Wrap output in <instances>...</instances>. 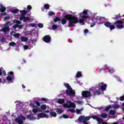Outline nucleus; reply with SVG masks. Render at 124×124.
Returning a JSON list of instances; mask_svg holds the SVG:
<instances>
[{
    "instance_id": "nucleus-48",
    "label": "nucleus",
    "mask_w": 124,
    "mask_h": 124,
    "mask_svg": "<svg viewBox=\"0 0 124 124\" xmlns=\"http://www.w3.org/2000/svg\"><path fill=\"white\" fill-rule=\"evenodd\" d=\"M38 28H43V24H41V23H39L38 25Z\"/></svg>"
},
{
    "instance_id": "nucleus-5",
    "label": "nucleus",
    "mask_w": 124,
    "mask_h": 124,
    "mask_svg": "<svg viewBox=\"0 0 124 124\" xmlns=\"http://www.w3.org/2000/svg\"><path fill=\"white\" fill-rule=\"evenodd\" d=\"M25 120H26V118L25 116L22 115L16 118L15 121L16 123H18V124H23V121H25Z\"/></svg>"
},
{
    "instance_id": "nucleus-7",
    "label": "nucleus",
    "mask_w": 124,
    "mask_h": 124,
    "mask_svg": "<svg viewBox=\"0 0 124 124\" xmlns=\"http://www.w3.org/2000/svg\"><path fill=\"white\" fill-rule=\"evenodd\" d=\"M91 118V116L85 117L84 115H81L78 117V121H86L87 122L88 121H90Z\"/></svg>"
},
{
    "instance_id": "nucleus-8",
    "label": "nucleus",
    "mask_w": 124,
    "mask_h": 124,
    "mask_svg": "<svg viewBox=\"0 0 124 124\" xmlns=\"http://www.w3.org/2000/svg\"><path fill=\"white\" fill-rule=\"evenodd\" d=\"M99 87H100V90L102 91V92H104V91H106L107 84L104 83L103 82H101L99 83Z\"/></svg>"
},
{
    "instance_id": "nucleus-64",
    "label": "nucleus",
    "mask_w": 124,
    "mask_h": 124,
    "mask_svg": "<svg viewBox=\"0 0 124 124\" xmlns=\"http://www.w3.org/2000/svg\"><path fill=\"white\" fill-rule=\"evenodd\" d=\"M119 105H116L115 106V108H119Z\"/></svg>"
},
{
    "instance_id": "nucleus-12",
    "label": "nucleus",
    "mask_w": 124,
    "mask_h": 124,
    "mask_svg": "<svg viewBox=\"0 0 124 124\" xmlns=\"http://www.w3.org/2000/svg\"><path fill=\"white\" fill-rule=\"evenodd\" d=\"M20 21H23V22H27V21H29L30 20V18L28 17H26L25 16H21L19 18Z\"/></svg>"
},
{
    "instance_id": "nucleus-41",
    "label": "nucleus",
    "mask_w": 124,
    "mask_h": 124,
    "mask_svg": "<svg viewBox=\"0 0 124 124\" xmlns=\"http://www.w3.org/2000/svg\"><path fill=\"white\" fill-rule=\"evenodd\" d=\"M9 45H10V46H15V45H16V44L14 42H12L9 43Z\"/></svg>"
},
{
    "instance_id": "nucleus-46",
    "label": "nucleus",
    "mask_w": 124,
    "mask_h": 124,
    "mask_svg": "<svg viewBox=\"0 0 124 124\" xmlns=\"http://www.w3.org/2000/svg\"><path fill=\"white\" fill-rule=\"evenodd\" d=\"M9 24V22H7L6 25H5L4 28H6L7 29H9V26L8 24Z\"/></svg>"
},
{
    "instance_id": "nucleus-9",
    "label": "nucleus",
    "mask_w": 124,
    "mask_h": 124,
    "mask_svg": "<svg viewBox=\"0 0 124 124\" xmlns=\"http://www.w3.org/2000/svg\"><path fill=\"white\" fill-rule=\"evenodd\" d=\"M13 79H14V73H13V72H10L9 73V76L6 78V79L9 82H10V81H12Z\"/></svg>"
},
{
    "instance_id": "nucleus-57",
    "label": "nucleus",
    "mask_w": 124,
    "mask_h": 124,
    "mask_svg": "<svg viewBox=\"0 0 124 124\" xmlns=\"http://www.w3.org/2000/svg\"><path fill=\"white\" fill-rule=\"evenodd\" d=\"M13 28L14 29H17V28H18V24H16L15 25L13 26Z\"/></svg>"
},
{
    "instance_id": "nucleus-28",
    "label": "nucleus",
    "mask_w": 124,
    "mask_h": 124,
    "mask_svg": "<svg viewBox=\"0 0 124 124\" xmlns=\"http://www.w3.org/2000/svg\"><path fill=\"white\" fill-rule=\"evenodd\" d=\"M82 76V74L81 73V72H78L76 76V78H79Z\"/></svg>"
},
{
    "instance_id": "nucleus-34",
    "label": "nucleus",
    "mask_w": 124,
    "mask_h": 124,
    "mask_svg": "<svg viewBox=\"0 0 124 124\" xmlns=\"http://www.w3.org/2000/svg\"><path fill=\"white\" fill-rule=\"evenodd\" d=\"M68 111L69 112H70L71 113H76V110H75V109H72V108H70V109H68Z\"/></svg>"
},
{
    "instance_id": "nucleus-21",
    "label": "nucleus",
    "mask_w": 124,
    "mask_h": 124,
    "mask_svg": "<svg viewBox=\"0 0 124 124\" xmlns=\"http://www.w3.org/2000/svg\"><path fill=\"white\" fill-rule=\"evenodd\" d=\"M54 23H57V22H61L62 21V19L59 17H56L54 19Z\"/></svg>"
},
{
    "instance_id": "nucleus-36",
    "label": "nucleus",
    "mask_w": 124,
    "mask_h": 124,
    "mask_svg": "<svg viewBox=\"0 0 124 124\" xmlns=\"http://www.w3.org/2000/svg\"><path fill=\"white\" fill-rule=\"evenodd\" d=\"M70 108H71V107H75V106H76V105H75V103L71 102V103H70Z\"/></svg>"
},
{
    "instance_id": "nucleus-40",
    "label": "nucleus",
    "mask_w": 124,
    "mask_h": 124,
    "mask_svg": "<svg viewBox=\"0 0 124 124\" xmlns=\"http://www.w3.org/2000/svg\"><path fill=\"white\" fill-rule=\"evenodd\" d=\"M111 105L108 106V107H107L106 108H105V110L106 111H109V109H111Z\"/></svg>"
},
{
    "instance_id": "nucleus-6",
    "label": "nucleus",
    "mask_w": 124,
    "mask_h": 124,
    "mask_svg": "<svg viewBox=\"0 0 124 124\" xmlns=\"http://www.w3.org/2000/svg\"><path fill=\"white\" fill-rule=\"evenodd\" d=\"M123 23L124 22H123V21L122 20H117L115 22L114 24L115 25V26H116L118 29H123L124 25L122 24H123Z\"/></svg>"
},
{
    "instance_id": "nucleus-10",
    "label": "nucleus",
    "mask_w": 124,
    "mask_h": 124,
    "mask_svg": "<svg viewBox=\"0 0 124 124\" xmlns=\"http://www.w3.org/2000/svg\"><path fill=\"white\" fill-rule=\"evenodd\" d=\"M43 40L46 43H50L51 42V36L49 35H46L43 38Z\"/></svg>"
},
{
    "instance_id": "nucleus-26",
    "label": "nucleus",
    "mask_w": 124,
    "mask_h": 124,
    "mask_svg": "<svg viewBox=\"0 0 124 124\" xmlns=\"http://www.w3.org/2000/svg\"><path fill=\"white\" fill-rule=\"evenodd\" d=\"M104 25L105 27H107V28H109L110 26H111V23L109 22H105Z\"/></svg>"
},
{
    "instance_id": "nucleus-58",
    "label": "nucleus",
    "mask_w": 124,
    "mask_h": 124,
    "mask_svg": "<svg viewBox=\"0 0 124 124\" xmlns=\"http://www.w3.org/2000/svg\"><path fill=\"white\" fill-rule=\"evenodd\" d=\"M30 26H31V27H35V23H31V24H30Z\"/></svg>"
},
{
    "instance_id": "nucleus-20",
    "label": "nucleus",
    "mask_w": 124,
    "mask_h": 124,
    "mask_svg": "<svg viewBox=\"0 0 124 124\" xmlns=\"http://www.w3.org/2000/svg\"><path fill=\"white\" fill-rule=\"evenodd\" d=\"M40 108H41V109L43 110V111H44L46 110V109H47V106H46V105L45 104H43L40 106Z\"/></svg>"
},
{
    "instance_id": "nucleus-30",
    "label": "nucleus",
    "mask_w": 124,
    "mask_h": 124,
    "mask_svg": "<svg viewBox=\"0 0 124 124\" xmlns=\"http://www.w3.org/2000/svg\"><path fill=\"white\" fill-rule=\"evenodd\" d=\"M56 112L58 114H62L63 110L61 109V108H57Z\"/></svg>"
},
{
    "instance_id": "nucleus-11",
    "label": "nucleus",
    "mask_w": 124,
    "mask_h": 124,
    "mask_svg": "<svg viewBox=\"0 0 124 124\" xmlns=\"http://www.w3.org/2000/svg\"><path fill=\"white\" fill-rule=\"evenodd\" d=\"M30 106L32 108V112H34V114H36V113L38 112V109H37V107L36 106L32 103H31Z\"/></svg>"
},
{
    "instance_id": "nucleus-55",
    "label": "nucleus",
    "mask_w": 124,
    "mask_h": 124,
    "mask_svg": "<svg viewBox=\"0 0 124 124\" xmlns=\"http://www.w3.org/2000/svg\"><path fill=\"white\" fill-rule=\"evenodd\" d=\"M84 33H89V30L88 29H85L84 31Z\"/></svg>"
},
{
    "instance_id": "nucleus-39",
    "label": "nucleus",
    "mask_w": 124,
    "mask_h": 124,
    "mask_svg": "<svg viewBox=\"0 0 124 124\" xmlns=\"http://www.w3.org/2000/svg\"><path fill=\"white\" fill-rule=\"evenodd\" d=\"M14 37L18 38L19 36H20V34L19 33H16L15 34H14Z\"/></svg>"
},
{
    "instance_id": "nucleus-63",
    "label": "nucleus",
    "mask_w": 124,
    "mask_h": 124,
    "mask_svg": "<svg viewBox=\"0 0 124 124\" xmlns=\"http://www.w3.org/2000/svg\"><path fill=\"white\" fill-rule=\"evenodd\" d=\"M102 124H107V123L103 121V122L102 123Z\"/></svg>"
},
{
    "instance_id": "nucleus-49",
    "label": "nucleus",
    "mask_w": 124,
    "mask_h": 124,
    "mask_svg": "<svg viewBox=\"0 0 124 124\" xmlns=\"http://www.w3.org/2000/svg\"><path fill=\"white\" fill-rule=\"evenodd\" d=\"M36 104L38 106V107H40L41 104L39 103V102L36 101Z\"/></svg>"
},
{
    "instance_id": "nucleus-42",
    "label": "nucleus",
    "mask_w": 124,
    "mask_h": 124,
    "mask_svg": "<svg viewBox=\"0 0 124 124\" xmlns=\"http://www.w3.org/2000/svg\"><path fill=\"white\" fill-rule=\"evenodd\" d=\"M24 49L25 50H29L30 49V47L28 46V45H25L23 46Z\"/></svg>"
},
{
    "instance_id": "nucleus-62",
    "label": "nucleus",
    "mask_w": 124,
    "mask_h": 124,
    "mask_svg": "<svg viewBox=\"0 0 124 124\" xmlns=\"http://www.w3.org/2000/svg\"><path fill=\"white\" fill-rule=\"evenodd\" d=\"M5 20H8V19H9V17L6 16V17H5Z\"/></svg>"
},
{
    "instance_id": "nucleus-32",
    "label": "nucleus",
    "mask_w": 124,
    "mask_h": 124,
    "mask_svg": "<svg viewBox=\"0 0 124 124\" xmlns=\"http://www.w3.org/2000/svg\"><path fill=\"white\" fill-rule=\"evenodd\" d=\"M91 117L92 119H93V120H96V121L99 118L98 116L96 115H92Z\"/></svg>"
},
{
    "instance_id": "nucleus-19",
    "label": "nucleus",
    "mask_w": 124,
    "mask_h": 124,
    "mask_svg": "<svg viewBox=\"0 0 124 124\" xmlns=\"http://www.w3.org/2000/svg\"><path fill=\"white\" fill-rule=\"evenodd\" d=\"M64 102H65V101H64V99H59L58 100V103H59V104H63Z\"/></svg>"
},
{
    "instance_id": "nucleus-23",
    "label": "nucleus",
    "mask_w": 124,
    "mask_h": 124,
    "mask_svg": "<svg viewBox=\"0 0 124 124\" xmlns=\"http://www.w3.org/2000/svg\"><path fill=\"white\" fill-rule=\"evenodd\" d=\"M107 114L104 113H103L100 115L101 118H103V119H106V118H107Z\"/></svg>"
},
{
    "instance_id": "nucleus-29",
    "label": "nucleus",
    "mask_w": 124,
    "mask_h": 124,
    "mask_svg": "<svg viewBox=\"0 0 124 124\" xmlns=\"http://www.w3.org/2000/svg\"><path fill=\"white\" fill-rule=\"evenodd\" d=\"M10 29L8 28H6V27H4L2 29V31H3L4 32H7V31H9Z\"/></svg>"
},
{
    "instance_id": "nucleus-15",
    "label": "nucleus",
    "mask_w": 124,
    "mask_h": 124,
    "mask_svg": "<svg viewBox=\"0 0 124 124\" xmlns=\"http://www.w3.org/2000/svg\"><path fill=\"white\" fill-rule=\"evenodd\" d=\"M27 119L30 121H32V120L35 119V117L31 114H29L27 115Z\"/></svg>"
},
{
    "instance_id": "nucleus-37",
    "label": "nucleus",
    "mask_w": 124,
    "mask_h": 124,
    "mask_svg": "<svg viewBox=\"0 0 124 124\" xmlns=\"http://www.w3.org/2000/svg\"><path fill=\"white\" fill-rule=\"evenodd\" d=\"M116 112H115V111L114 110H111L109 111V114L110 115H115Z\"/></svg>"
},
{
    "instance_id": "nucleus-13",
    "label": "nucleus",
    "mask_w": 124,
    "mask_h": 124,
    "mask_svg": "<svg viewBox=\"0 0 124 124\" xmlns=\"http://www.w3.org/2000/svg\"><path fill=\"white\" fill-rule=\"evenodd\" d=\"M38 118H48V115H46L44 113H41L38 114Z\"/></svg>"
},
{
    "instance_id": "nucleus-52",
    "label": "nucleus",
    "mask_w": 124,
    "mask_h": 124,
    "mask_svg": "<svg viewBox=\"0 0 124 124\" xmlns=\"http://www.w3.org/2000/svg\"><path fill=\"white\" fill-rule=\"evenodd\" d=\"M81 110H80V109H76V112H77V113H78V114H80V113H81Z\"/></svg>"
},
{
    "instance_id": "nucleus-59",
    "label": "nucleus",
    "mask_w": 124,
    "mask_h": 124,
    "mask_svg": "<svg viewBox=\"0 0 124 124\" xmlns=\"http://www.w3.org/2000/svg\"><path fill=\"white\" fill-rule=\"evenodd\" d=\"M0 41H1V42H3L4 41V38H2L0 39Z\"/></svg>"
},
{
    "instance_id": "nucleus-14",
    "label": "nucleus",
    "mask_w": 124,
    "mask_h": 124,
    "mask_svg": "<svg viewBox=\"0 0 124 124\" xmlns=\"http://www.w3.org/2000/svg\"><path fill=\"white\" fill-rule=\"evenodd\" d=\"M6 8L2 4H0V12H5Z\"/></svg>"
},
{
    "instance_id": "nucleus-61",
    "label": "nucleus",
    "mask_w": 124,
    "mask_h": 124,
    "mask_svg": "<svg viewBox=\"0 0 124 124\" xmlns=\"http://www.w3.org/2000/svg\"><path fill=\"white\" fill-rule=\"evenodd\" d=\"M95 26V23H93V25H91V28H93V27H94Z\"/></svg>"
},
{
    "instance_id": "nucleus-16",
    "label": "nucleus",
    "mask_w": 124,
    "mask_h": 124,
    "mask_svg": "<svg viewBox=\"0 0 124 124\" xmlns=\"http://www.w3.org/2000/svg\"><path fill=\"white\" fill-rule=\"evenodd\" d=\"M20 39L22 42H27V40H29V38L27 37L21 36Z\"/></svg>"
},
{
    "instance_id": "nucleus-1",
    "label": "nucleus",
    "mask_w": 124,
    "mask_h": 124,
    "mask_svg": "<svg viewBox=\"0 0 124 124\" xmlns=\"http://www.w3.org/2000/svg\"><path fill=\"white\" fill-rule=\"evenodd\" d=\"M62 25H65L66 21H69L68 26L70 28L75 27V25L79 23L78 18L71 14H66L64 16V18L61 19Z\"/></svg>"
},
{
    "instance_id": "nucleus-53",
    "label": "nucleus",
    "mask_w": 124,
    "mask_h": 124,
    "mask_svg": "<svg viewBox=\"0 0 124 124\" xmlns=\"http://www.w3.org/2000/svg\"><path fill=\"white\" fill-rule=\"evenodd\" d=\"M31 8H32L31 6L30 5L27 6V9H28V10H31Z\"/></svg>"
},
{
    "instance_id": "nucleus-25",
    "label": "nucleus",
    "mask_w": 124,
    "mask_h": 124,
    "mask_svg": "<svg viewBox=\"0 0 124 124\" xmlns=\"http://www.w3.org/2000/svg\"><path fill=\"white\" fill-rule=\"evenodd\" d=\"M97 121L98 122V124H101L103 122V119H102L100 117H99L97 119Z\"/></svg>"
},
{
    "instance_id": "nucleus-17",
    "label": "nucleus",
    "mask_w": 124,
    "mask_h": 124,
    "mask_svg": "<svg viewBox=\"0 0 124 124\" xmlns=\"http://www.w3.org/2000/svg\"><path fill=\"white\" fill-rule=\"evenodd\" d=\"M70 103H71V101H68L67 103L63 105V107L64 108H70Z\"/></svg>"
},
{
    "instance_id": "nucleus-43",
    "label": "nucleus",
    "mask_w": 124,
    "mask_h": 124,
    "mask_svg": "<svg viewBox=\"0 0 124 124\" xmlns=\"http://www.w3.org/2000/svg\"><path fill=\"white\" fill-rule=\"evenodd\" d=\"M52 28L53 30H56V29L58 28V26H57L56 25H53L52 26Z\"/></svg>"
},
{
    "instance_id": "nucleus-22",
    "label": "nucleus",
    "mask_w": 124,
    "mask_h": 124,
    "mask_svg": "<svg viewBox=\"0 0 124 124\" xmlns=\"http://www.w3.org/2000/svg\"><path fill=\"white\" fill-rule=\"evenodd\" d=\"M49 114L50 115V116H51V117H57V113H56L55 112L51 111L49 113Z\"/></svg>"
},
{
    "instance_id": "nucleus-50",
    "label": "nucleus",
    "mask_w": 124,
    "mask_h": 124,
    "mask_svg": "<svg viewBox=\"0 0 124 124\" xmlns=\"http://www.w3.org/2000/svg\"><path fill=\"white\" fill-rule=\"evenodd\" d=\"M17 28H18L19 30H22V29H23V25H18Z\"/></svg>"
},
{
    "instance_id": "nucleus-45",
    "label": "nucleus",
    "mask_w": 124,
    "mask_h": 124,
    "mask_svg": "<svg viewBox=\"0 0 124 124\" xmlns=\"http://www.w3.org/2000/svg\"><path fill=\"white\" fill-rule=\"evenodd\" d=\"M1 75H3V76H5L6 75V72H5V71H1Z\"/></svg>"
},
{
    "instance_id": "nucleus-38",
    "label": "nucleus",
    "mask_w": 124,
    "mask_h": 124,
    "mask_svg": "<svg viewBox=\"0 0 124 124\" xmlns=\"http://www.w3.org/2000/svg\"><path fill=\"white\" fill-rule=\"evenodd\" d=\"M109 28L110 31H112V30H114L115 29V26L110 24V26Z\"/></svg>"
},
{
    "instance_id": "nucleus-54",
    "label": "nucleus",
    "mask_w": 124,
    "mask_h": 124,
    "mask_svg": "<svg viewBox=\"0 0 124 124\" xmlns=\"http://www.w3.org/2000/svg\"><path fill=\"white\" fill-rule=\"evenodd\" d=\"M42 101H44L45 102H46L47 101V99L45 98H43L41 99Z\"/></svg>"
},
{
    "instance_id": "nucleus-2",
    "label": "nucleus",
    "mask_w": 124,
    "mask_h": 124,
    "mask_svg": "<svg viewBox=\"0 0 124 124\" xmlns=\"http://www.w3.org/2000/svg\"><path fill=\"white\" fill-rule=\"evenodd\" d=\"M64 87L67 88V89L65 91V93L67 95H69L71 97L72 96H75V91L72 89L71 86L69 85L68 83H64Z\"/></svg>"
},
{
    "instance_id": "nucleus-27",
    "label": "nucleus",
    "mask_w": 124,
    "mask_h": 124,
    "mask_svg": "<svg viewBox=\"0 0 124 124\" xmlns=\"http://www.w3.org/2000/svg\"><path fill=\"white\" fill-rule=\"evenodd\" d=\"M119 18H122L121 16V14L116 15L115 17H113L114 20H118Z\"/></svg>"
},
{
    "instance_id": "nucleus-51",
    "label": "nucleus",
    "mask_w": 124,
    "mask_h": 124,
    "mask_svg": "<svg viewBox=\"0 0 124 124\" xmlns=\"http://www.w3.org/2000/svg\"><path fill=\"white\" fill-rule=\"evenodd\" d=\"M120 99L121 100V101H124V95L121 96L120 98Z\"/></svg>"
},
{
    "instance_id": "nucleus-18",
    "label": "nucleus",
    "mask_w": 124,
    "mask_h": 124,
    "mask_svg": "<svg viewBox=\"0 0 124 124\" xmlns=\"http://www.w3.org/2000/svg\"><path fill=\"white\" fill-rule=\"evenodd\" d=\"M21 14L22 15L21 16H25V15L28 13V12L25 10H20L19 11Z\"/></svg>"
},
{
    "instance_id": "nucleus-47",
    "label": "nucleus",
    "mask_w": 124,
    "mask_h": 124,
    "mask_svg": "<svg viewBox=\"0 0 124 124\" xmlns=\"http://www.w3.org/2000/svg\"><path fill=\"white\" fill-rule=\"evenodd\" d=\"M95 93H97V94H98V95H99L100 94H101V93L98 90H97V91H95Z\"/></svg>"
},
{
    "instance_id": "nucleus-4",
    "label": "nucleus",
    "mask_w": 124,
    "mask_h": 124,
    "mask_svg": "<svg viewBox=\"0 0 124 124\" xmlns=\"http://www.w3.org/2000/svg\"><path fill=\"white\" fill-rule=\"evenodd\" d=\"M82 95L83 97L88 98V97L92 96V93L89 91H83L82 92Z\"/></svg>"
},
{
    "instance_id": "nucleus-56",
    "label": "nucleus",
    "mask_w": 124,
    "mask_h": 124,
    "mask_svg": "<svg viewBox=\"0 0 124 124\" xmlns=\"http://www.w3.org/2000/svg\"><path fill=\"white\" fill-rule=\"evenodd\" d=\"M109 73H114V69H110L109 70Z\"/></svg>"
},
{
    "instance_id": "nucleus-3",
    "label": "nucleus",
    "mask_w": 124,
    "mask_h": 124,
    "mask_svg": "<svg viewBox=\"0 0 124 124\" xmlns=\"http://www.w3.org/2000/svg\"><path fill=\"white\" fill-rule=\"evenodd\" d=\"M80 15L81 17V19H80L79 20H78V23L79 22L80 24L84 23L86 19H89V16H88V11L87 10H84Z\"/></svg>"
},
{
    "instance_id": "nucleus-31",
    "label": "nucleus",
    "mask_w": 124,
    "mask_h": 124,
    "mask_svg": "<svg viewBox=\"0 0 124 124\" xmlns=\"http://www.w3.org/2000/svg\"><path fill=\"white\" fill-rule=\"evenodd\" d=\"M62 118H64V119H68V116L63 114L62 116L60 117V119H62Z\"/></svg>"
},
{
    "instance_id": "nucleus-44",
    "label": "nucleus",
    "mask_w": 124,
    "mask_h": 124,
    "mask_svg": "<svg viewBox=\"0 0 124 124\" xmlns=\"http://www.w3.org/2000/svg\"><path fill=\"white\" fill-rule=\"evenodd\" d=\"M49 16H53V15H55V13L53 12H49Z\"/></svg>"
},
{
    "instance_id": "nucleus-35",
    "label": "nucleus",
    "mask_w": 124,
    "mask_h": 124,
    "mask_svg": "<svg viewBox=\"0 0 124 124\" xmlns=\"http://www.w3.org/2000/svg\"><path fill=\"white\" fill-rule=\"evenodd\" d=\"M50 7V5L48 4H46L44 5V8H45V9H49Z\"/></svg>"
},
{
    "instance_id": "nucleus-33",
    "label": "nucleus",
    "mask_w": 124,
    "mask_h": 124,
    "mask_svg": "<svg viewBox=\"0 0 124 124\" xmlns=\"http://www.w3.org/2000/svg\"><path fill=\"white\" fill-rule=\"evenodd\" d=\"M12 13H14L15 14H16V13H17V12H19V9H15L14 10H13L12 11Z\"/></svg>"
},
{
    "instance_id": "nucleus-60",
    "label": "nucleus",
    "mask_w": 124,
    "mask_h": 124,
    "mask_svg": "<svg viewBox=\"0 0 124 124\" xmlns=\"http://www.w3.org/2000/svg\"><path fill=\"white\" fill-rule=\"evenodd\" d=\"M44 113H50V110H45Z\"/></svg>"
},
{
    "instance_id": "nucleus-24",
    "label": "nucleus",
    "mask_w": 124,
    "mask_h": 124,
    "mask_svg": "<svg viewBox=\"0 0 124 124\" xmlns=\"http://www.w3.org/2000/svg\"><path fill=\"white\" fill-rule=\"evenodd\" d=\"M13 23L14 24H16V25H20V24H21V21L17 19H14Z\"/></svg>"
}]
</instances>
